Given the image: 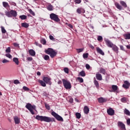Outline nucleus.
<instances>
[{"instance_id":"obj_1","label":"nucleus","mask_w":130,"mask_h":130,"mask_svg":"<svg viewBox=\"0 0 130 130\" xmlns=\"http://www.w3.org/2000/svg\"><path fill=\"white\" fill-rule=\"evenodd\" d=\"M36 119L40 121H45V122H52L54 121V118H50L45 116L37 115Z\"/></svg>"},{"instance_id":"obj_2","label":"nucleus","mask_w":130,"mask_h":130,"mask_svg":"<svg viewBox=\"0 0 130 130\" xmlns=\"http://www.w3.org/2000/svg\"><path fill=\"white\" fill-rule=\"evenodd\" d=\"M119 3L121 5H119V3L117 2L115 3V6L116 8L118 9V10L121 11V10H123V8H124V9L127 8V5H126V3L124 1H120Z\"/></svg>"},{"instance_id":"obj_3","label":"nucleus","mask_w":130,"mask_h":130,"mask_svg":"<svg viewBox=\"0 0 130 130\" xmlns=\"http://www.w3.org/2000/svg\"><path fill=\"white\" fill-rule=\"evenodd\" d=\"M45 52L46 54H49L51 58H54L56 56V54H57V52L55 51L54 50L51 48L46 49Z\"/></svg>"},{"instance_id":"obj_4","label":"nucleus","mask_w":130,"mask_h":130,"mask_svg":"<svg viewBox=\"0 0 130 130\" xmlns=\"http://www.w3.org/2000/svg\"><path fill=\"white\" fill-rule=\"evenodd\" d=\"M25 107L27 108V109H28V110H29V111L30 112L31 114H32V115H34V114H35V113H34V110H35V111H37L36 106L34 105H32L30 103H27L25 106Z\"/></svg>"},{"instance_id":"obj_5","label":"nucleus","mask_w":130,"mask_h":130,"mask_svg":"<svg viewBox=\"0 0 130 130\" xmlns=\"http://www.w3.org/2000/svg\"><path fill=\"white\" fill-rule=\"evenodd\" d=\"M62 81L65 89L67 90H70V89L72 88V84L70 81L66 79H62Z\"/></svg>"},{"instance_id":"obj_6","label":"nucleus","mask_w":130,"mask_h":130,"mask_svg":"<svg viewBox=\"0 0 130 130\" xmlns=\"http://www.w3.org/2000/svg\"><path fill=\"white\" fill-rule=\"evenodd\" d=\"M50 18L51 20L54 21V22H59V21H60V19L58 18V15L54 13H51L50 14Z\"/></svg>"},{"instance_id":"obj_7","label":"nucleus","mask_w":130,"mask_h":130,"mask_svg":"<svg viewBox=\"0 0 130 130\" xmlns=\"http://www.w3.org/2000/svg\"><path fill=\"white\" fill-rule=\"evenodd\" d=\"M51 115L58 121H63V119L62 117H61V116H60L59 115H58L57 113H55V112H52Z\"/></svg>"},{"instance_id":"obj_8","label":"nucleus","mask_w":130,"mask_h":130,"mask_svg":"<svg viewBox=\"0 0 130 130\" xmlns=\"http://www.w3.org/2000/svg\"><path fill=\"white\" fill-rule=\"evenodd\" d=\"M43 81L44 82H45V83L48 84V85H49L50 86H51V85L52 84V82H51V78L49 77H44Z\"/></svg>"},{"instance_id":"obj_9","label":"nucleus","mask_w":130,"mask_h":130,"mask_svg":"<svg viewBox=\"0 0 130 130\" xmlns=\"http://www.w3.org/2000/svg\"><path fill=\"white\" fill-rule=\"evenodd\" d=\"M104 40H105V42L107 46H108V47H110V48H111V47H113V45H114V44L112 43V42H111L109 39H105Z\"/></svg>"},{"instance_id":"obj_10","label":"nucleus","mask_w":130,"mask_h":130,"mask_svg":"<svg viewBox=\"0 0 130 130\" xmlns=\"http://www.w3.org/2000/svg\"><path fill=\"white\" fill-rule=\"evenodd\" d=\"M107 112L108 114V115H110V116H113L114 114H115V111L112 108H109V109H107Z\"/></svg>"},{"instance_id":"obj_11","label":"nucleus","mask_w":130,"mask_h":130,"mask_svg":"<svg viewBox=\"0 0 130 130\" xmlns=\"http://www.w3.org/2000/svg\"><path fill=\"white\" fill-rule=\"evenodd\" d=\"M117 124H118V126L119 127H120L122 130H126L125 129V125H124L123 124V123H122V122L118 121Z\"/></svg>"},{"instance_id":"obj_12","label":"nucleus","mask_w":130,"mask_h":130,"mask_svg":"<svg viewBox=\"0 0 130 130\" xmlns=\"http://www.w3.org/2000/svg\"><path fill=\"white\" fill-rule=\"evenodd\" d=\"M77 14H85L86 11L84 8H82L81 7L78 8L76 10Z\"/></svg>"},{"instance_id":"obj_13","label":"nucleus","mask_w":130,"mask_h":130,"mask_svg":"<svg viewBox=\"0 0 130 130\" xmlns=\"http://www.w3.org/2000/svg\"><path fill=\"white\" fill-rule=\"evenodd\" d=\"M129 86L130 83L128 82V81L126 80L124 81V84L122 85V87L124 88V89H128V88H129Z\"/></svg>"},{"instance_id":"obj_14","label":"nucleus","mask_w":130,"mask_h":130,"mask_svg":"<svg viewBox=\"0 0 130 130\" xmlns=\"http://www.w3.org/2000/svg\"><path fill=\"white\" fill-rule=\"evenodd\" d=\"M10 13L11 14V17H14V18H15V17H17V11L12 10L10 11Z\"/></svg>"},{"instance_id":"obj_15","label":"nucleus","mask_w":130,"mask_h":130,"mask_svg":"<svg viewBox=\"0 0 130 130\" xmlns=\"http://www.w3.org/2000/svg\"><path fill=\"white\" fill-rule=\"evenodd\" d=\"M111 48H112V50L114 51L116 53H118V47L115 45H113V47Z\"/></svg>"},{"instance_id":"obj_16","label":"nucleus","mask_w":130,"mask_h":130,"mask_svg":"<svg viewBox=\"0 0 130 130\" xmlns=\"http://www.w3.org/2000/svg\"><path fill=\"white\" fill-rule=\"evenodd\" d=\"M95 77L98 81H102V75L99 73L96 74Z\"/></svg>"},{"instance_id":"obj_17","label":"nucleus","mask_w":130,"mask_h":130,"mask_svg":"<svg viewBox=\"0 0 130 130\" xmlns=\"http://www.w3.org/2000/svg\"><path fill=\"white\" fill-rule=\"evenodd\" d=\"M96 49L98 53H100V54H101V55H104V52H103V51H102L100 48L97 47H96Z\"/></svg>"},{"instance_id":"obj_18","label":"nucleus","mask_w":130,"mask_h":130,"mask_svg":"<svg viewBox=\"0 0 130 130\" xmlns=\"http://www.w3.org/2000/svg\"><path fill=\"white\" fill-rule=\"evenodd\" d=\"M112 91H110V92H116L118 90V87L117 85H112Z\"/></svg>"},{"instance_id":"obj_19","label":"nucleus","mask_w":130,"mask_h":130,"mask_svg":"<svg viewBox=\"0 0 130 130\" xmlns=\"http://www.w3.org/2000/svg\"><path fill=\"white\" fill-rule=\"evenodd\" d=\"M83 111L85 114H88L89 113V111H90L89 107L87 106H85L84 108Z\"/></svg>"},{"instance_id":"obj_20","label":"nucleus","mask_w":130,"mask_h":130,"mask_svg":"<svg viewBox=\"0 0 130 130\" xmlns=\"http://www.w3.org/2000/svg\"><path fill=\"white\" fill-rule=\"evenodd\" d=\"M98 101L99 103H104L107 101V100L103 98H100L98 99Z\"/></svg>"},{"instance_id":"obj_21","label":"nucleus","mask_w":130,"mask_h":130,"mask_svg":"<svg viewBox=\"0 0 130 130\" xmlns=\"http://www.w3.org/2000/svg\"><path fill=\"white\" fill-rule=\"evenodd\" d=\"M28 53L31 56H35V54L36 53H35V51L33 49H30L28 50Z\"/></svg>"},{"instance_id":"obj_22","label":"nucleus","mask_w":130,"mask_h":130,"mask_svg":"<svg viewBox=\"0 0 130 130\" xmlns=\"http://www.w3.org/2000/svg\"><path fill=\"white\" fill-rule=\"evenodd\" d=\"M94 84L96 89H99V82L96 80V78H94Z\"/></svg>"},{"instance_id":"obj_23","label":"nucleus","mask_w":130,"mask_h":130,"mask_svg":"<svg viewBox=\"0 0 130 130\" xmlns=\"http://www.w3.org/2000/svg\"><path fill=\"white\" fill-rule=\"evenodd\" d=\"M14 119L16 124H19V123H20V119L19 117L15 116L14 117Z\"/></svg>"},{"instance_id":"obj_24","label":"nucleus","mask_w":130,"mask_h":130,"mask_svg":"<svg viewBox=\"0 0 130 130\" xmlns=\"http://www.w3.org/2000/svg\"><path fill=\"white\" fill-rule=\"evenodd\" d=\"M47 9L48 11H53V6L51 4H49L47 6Z\"/></svg>"},{"instance_id":"obj_25","label":"nucleus","mask_w":130,"mask_h":130,"mask_svg":"<svg viewBox=\"0 0 130 130\" xmlns=\"http://www.w3.org/2000/svg\"><path fill=\"white\" fill-rule=\"evenodd\" d=\"M21 26L23 27V28H28V27H29V24L23 22L21 23Z\"/></svg>"},{"instance_id":"obj_26","label":"nucleus","mask_w":130,"mask_h":130,"mask_svg":"<svg viewBox=\"0 0 130 130\" xmlns=\"http://www.w3.org/2000/svg\"><path fill=\"white\" fill-rule=\"evenodd\" d=\"M39 82L40 83V84H41V86H42V87H46V84L45 83V82L42 80H39Z\"/></svg>"},{"instance_id":"obj_27","label":"nucleus","mask_w":130,"mask_h":130,"mask_svg":"<svg viewBox=\"0 0 130 130\" xmlns=\"http://www.w3.org/2000/svg\"><path fill=\"white\" fill-rule=\"evenodd\" d=\"M100 73L101 74H103V75H105V74H106V70L103 68H101L100 70Z\"/></svg>"},{"instance_id":"obj_28","label":"nucleus","mask_w":130,"mask_h":130,"mask_svg":"<svg viewBox=\"0 0 130 130\" xmlns=\"http://www.w3.org/2000/svg\"><path fill=\"white\" fill-rule=\"evenodd\" d=\"M13 61L18 66L19 64V59L17 57L13 58Z\"/></svg>"},{"instance_id":"obj_29","label":"nucleus","mask_w":130,"mask_h":130,"mask_svg":"<svg viewBox=\"0 0 130 130\" xmlns=\"http://www.w3.org/2000/svg\"><path fill=\"white\" fill-rule=\"evenodd\" d=\"M3 7L4 8H9L10 7V5H9V3H7V2H3Z\"/></svg>"},{"instance_id":"obj_30","label":"nucleus","mask_w":130,"mask_h":130,"mask_svg":"<svg viewBox=\"0 0 130 130\" xmlns=\"http://www.w3.org/2000/svg\"><path fill=\"white\" fill-rule=\"evenodd\" d=\"M124 37L125 39H130V34H125L124 35Z\"/></svg>"},{"instance_id":"obj_31","label":"nucleus","mask_w":130,"mask_h":130,"mask_svg":"<svg viewBox=\"0 0 130 130\" xmlns=\"http://www.w3.org/2000/svg\"><path fill=\"white\" fill-rule=\"evenodd\" d=\"M80 76L81 77H85L86 76V73H85V71H82L79 73Z\"/></svg>"},{"instance_id":"obj_32","label":"nucleus","mask_w":130,"mask_h":130,"mask_svg":"<svg viewBox=\"0 0 130 130\" xmlns=\"http://www.w3.org/2000/svg\"><path fill=\"white\" fill-rule=\"evenodd\" d=\"M124 112L126 115H130V112L128 111V110H127V109H125Z\"/></svg>"},{"instance_id":"obj_33","label":"nucleus","mask_w":130,"mask_h":130,"mask_svg":"<svg viewBox=\"0 0 130 130\" xmlns=\"http://www.w3.org/2000/svg\"><path fill=\"white\" fill-rule=\"evenodd\" d=\"M19 18L21 20H26V19H27V16H26V15H20L19 16Z\"/></svg>"},{"instance_id":"obj_34","label":"nucleus","mask_w":130,"mask_h":130,"mask_svg":"<svg viewBox=\"0 0 130 130\" xmlns=\"http://www.w3.org/2000/svg\"><path fill=\"white\" fill-rule=\"evenodd\" d=\"M6 15L9 18H12V15L11 14V11L10 12H6Z\"/></svg>"},{"instance_id":"obj_35","label":"nucleus","mask_w":130,"mask_h":130,"mask_svg":"<svg viewBox=\"0 0 130 130\" xmlns=\"http://www.w3.org/2000/svg\"><path fill=\"white\" fill-rule=\"evenodd\" d=\"M75 115L76 116V118H78V119H80V118H81V113H76L75 114Z\"/></svg>"},{"instance_id":"obj_36","label":"nucleus","mask_w":130,"mask_h":130,"mask_svg":"<svg viewBox=\"0 0 130 130\" xmlns=\"http://www.w3.org/2000/svg\"><path fill=\"white\" fill-rule=\"evenodd\" d=\"M50 57L49 56H48V55H45L44 56V59H45V60H49Z\"/></svg>"},{"instance_id":"obj_37","label":"nucleus","mask_w":130,"mask_h":130,"mask_svg":"<svg viewBox=\"0 0 130 130\" xmlns=\"http://www.w3.org/2000/svg\"><path fill=\"white\" fill-rule=\"evenodd\" d=\"M88 56H89V53H84L83 54V58H88Z\"/></svg>"},{"instance_id":"obj_38","label":"nucleus","mask_w":130,"mask_h":130,"mask_svg":"<svg viewBox=\"0 0 130 130\" xmlns=\"http://www.w3.org/2000/svg\"><path fill=\"white\" fill-rule=\"evenodd\" d=\"M1 29H2V33H3V34H6V33H7V30H6V29H5V27H4L3 26H2Z\"/></svg>"},{"instance_id":"obj_39","label":"nucleus","mask_w":130,"mask_h":130,"mask_svg":"<svg viewBox=\"0 0 130 130\" xmlns=\"http://www.w3.org/2000/svg\"><path fill=\"white\" fill-rule=\"evenodd\" d=\"M41 43H42V44H46V40H45V39H42V40H41Z\"/></svg>"},{"instance_id":"obj_40","label":"nucleus","mask_w":130,"mask_h":130,"mask_svg":"<svg viewBox=\"0 0 130 130\" xmlns=\"http://www.w3.org/2000/svg\"><path fill=\"white\" fill-rule=\"evenodd\" d=\"M77 80L80 83H83L84 82V79L81 77H78Z\"/></svg>"},{"instance_id":"obj_41","label":"nucleus","mask_w":130,"mask_h":130,"mask_svg":"<svg viewBox=\"0 0 130 130\" xmlns=\"http://www.w3.org/2000/svg\"><path fill=\"white\" fill-rule=\"evenodd\" d=\"M103 40V38H102V36H99L98 37V41H102Z\"/></svg>"},{"instance_id":"obj_42","label":"nucleus","mask_w":130,"mask_h":130,"mask_svg":"<svg viewBox=\"0 0 130 130\" xmlns=\"http://www.w3.org/2000/svg\"><path fill=\"white\" fill-rule=\"evenodd\" d=\"M6 53H10V52H11V47H8L6 50Z\"/></svg>"},{"instance_id":"obj_43","label":"nucleus","mask_w":130,"mask_h":130,"mask_svg":"<svg viewBox=\"0 0 130 130\" xmlns=\"http://www.w3.org/2000/svg\"><path fill=\"white\" fill-rule=\"evenodd\" d=\"M28 12L29 13H30L31 14V15H32V16H35V13H34L32 11V9H29L28 10Z\"/></svg>"},{"instance_id":"obj_44","label":"nucleus","mask_w":130,"mask_h":130,"mask_svg":"<svg viewBox=\"0 0 130 130\" xmlns=\"http://www.w3.org/2000/svg\"><path fill=\"white\" fill-rule=\"evenodd\" d=\"M45 106L47 110H50V106L48 104H45Z\"/></svg>"},{"instance_id":"obj_45","label":"nucleus","mask_w":130,"mask_h":130,"mask_svg":"<svg viewBox=\"0 0 130 130\" xmlns=\"http://www.w3.org/2000/svg\"><path fill=\"white\" fill-rule=\"evenodd\" d=\"M121 102H123V103H125V102H126V98H125V97L122 98L121 99Z\"/></svg>"},{"instance_id":"obj_46","label":"nucleus","mask_w":130,"mask_h":130,"mask_svg":"<svg viewBox=\"0 0 130 130\" xmlns=\"http://www.w3.org/2000/svg\"><path fill=\"white\" fill-rule=\"evenodd\" d=\"M14 84H15L16 85H17L18 84H20V81L18 80H15L14 81Z\"/></svg>"},{"instance_id":"obj_47","label":"nucleus","mask_w":130,"mask_h":130,"mask_svg":"<svg viewBox=\"0 0 130 130\" xmlns=\"http://www.w3.org/2000/svg\"><path fill=\"white\" fill-rule=\"evenodd\" d=\"M64 73H66V74H69V68H65L64 69Z\"/></svg>"},{"instance_id":"obj_48","label":"nucleus","mask_w":130,"mask_h":130,"mask_svg":"<svg viewBox=\"0 0 130 130\" xmlns=\"http://www.w3.org/2000/svg\"><path fill=\"white\" fill-rule=\"evenodd\" d=\"M74 2L76 4H81V3H82V0H74Z\"/></svg>"},{"instance_id":"obj_49","label":"nucleus","mask_w":130,"mask_h":130,"mask_svg":"<svg viewBox=\"0 0 130 130\" xmlns=\"http://www.w3.org/2000/svg\"><path fill=\"white\" fill-rule=\"evenodd\" d=\"M5 55L7 57H8V58H12V55L11 54H6Z\"/></svg>"},{"instance_id":"obj_50","label":"nucleus","mask_w":130,"mask_h":130,"mask_svg":"<svg viewBox=\"0 0 130 130\" xmlns=\"http://www.w3.org/2000/svg\"><path fill=\"white\" fill-rule=\"evenodd\" d=\"M27 60H28V61H32V60H33V58H32L31 57H28L27 58Z\"/></svg>"},{"instance_id":"obj_51","label":"nucleus","mask_w":130,"mask_h":130,"mask_svg":"<svg viewBox=\"0 0 130 130\" xmlns=\"http://www.w3.org/2000/svg\"><path fill=\"white\" fill-rule=\"evenodd\" d=\"M83 50H84V49H77V52H78V53H80V52H82L83 51Z\"/></svg>"},{"instance_id":"obj_52","label":"nucleus","mask_w":130,"mask_h":130,"mask_svg":"<svg viewBox=\"0 0 130 130\" xmlns=\"http://www.w3.org/2000/svg\"><path fill=\"white\" fill-rule=\"evenodd\" d=\"M23 89L24 90V91H29V88L27 87L26 86H23Z\"/></svg>"},{"instance_id":"obj_53","label":"nucleus","mask_w":130,"mask_h":130,"mask_svg":"<svg viewBox=\"0 0 130 130\" xmlns=\"http://www.w3.org/2000/svg\"><path fill=\"white\" fill-rule=\"evenodd\" d=\"M9 61H9L8 60H7V59H4L2 61V62H3V63H7V62H9Z\"/></svg>"},{"instance_id":"obj_54","label":"nucleus","mask_w":130,"mask_h":130,"mask_svg":"<svg viewBox=\"0 0 130 130\" xmlns=\"http://www.w3.org/2000/svg\"><path fill=\"white\" fill-rule=\"evenodd\" d=\"M49 38H50V40H52L53 41H54V37H53V36L50 35L49 36Z\"/></svg>"},{"instance_id":"obj_55","label":"nucleus","mask_w":130,"mask_h":130,"mask_svg":"<svg viewBox=\"0 0 130 130\" xmlns=\"http://www.w3.org/2000/svg\"><path fill=\"white\" fill-rule=\"evenodd\" d=\"M13 45L15 46V47H18V46H19V44L17 43H14Z\"/></svg>"},{"instance_id":"obj_56","label":"nucleus","mask_w":130,"mask_h":130,"mask_svg":"<svg viewBox=\"0 0 130 130\" xmlns=\"http://www.w3.org/2000/svg\"><path fill=\"white\" fill-rule=\"evenodd\" d=\"M85 67L87 70H89V69H90V65H89V64H86Z\"/></svg>"},{"instance_id":"obj_57","label":"nucleus","mask_w":130,"mask_h":130,"mask_svg":"<svg viewBox=\"0 0 130 130\" xmlns=\"http://www.w3.org/2000/svg\"><path fill=\"white\" fill-rule=\"evenodd\" d=\"M126 122H127V124L128 125H130V119H128L126 121Z\"/></svg>"},{"instance_id":"obj_58","label":"nucleus","mask_w":130,"mask_h":130,"mask_svg":"<svg viewBox=\"0 0 130 130\" xmlns=\"http://www.w3.org/2000/svg\"><path fill=\"white\" fill-rule=\"evenodd\" d=\"M120 48L121 49V50H124V48L123 47V46H120Z\"/></svg>"},{"instance_id":"obj_59","label":"nucleus","mask_w":130,"mask_h":130,"mask_svg":"<svg viewBox=\"0 0 130 130\" xmlns=\"http://www.w3.org/2000/svg\"><path fill=\"white\" fill-rule=\"evenodd\" d=\"M89 47L90 48H91V49H95V47L94 46H93V45H90Z\"/></svg>"},{"instance_id":"obj_60","label":"nucleus","mask_w":130,"mask_h":130,"mask_svg":"<svg viewBox=\"0 0 130 130\" xmlns=\"http://www.w3.org/2000/svg\"><path fill=\"white\" fill-rule=\"evenodd\" d=\"M68 26L70 27V28H71V29H73V25L69 24H68Z\"/></svg>"},{"instance_id":"obj_61","label":"nucleus","mask_w":130,"mask_h":130,"mask_svg":"<svg viewBox=\"0 0 130 130\" xmlns=\"http://www.w3.org/2000/svg\"><path fill=\"white\" fill-rule=\"evenodd\" d=\"M37 76H41V73H40V72L38 71L37 73Z\"/></svg>"},{"instance_id":"obj_62","label":"nucleus","mask_w":130,"mask_h":130,"mask_svg":"<svg viewBox=\"0 0 130 130\" xmlns=\"http://www.w3.org/2000/svg\"><path fill=\"white\" fill-rule=\"evenodd\" d=\"M58 85H61L62 84V82H61V81L59 80L58 81Z\"/></svg>"},{"instance_id":"obj_63","label":"nucleus","mask_w":130,"mask_h":130,"mask_svg":"<svg viewBox=\"0 0 130 130\" xmlns=\"http://www.w3.org/2000/svg\"><path fill=\"white\" fill-rule=\"evenodd\" d=\"M127 49H130V45H126Z\"/></svg>"},{"instance_id":"obj_64","label":"nucleus","mask_w":130,"mask_h":130,"mask_svg":"<svg viewBox=\"0 0 130 130\" xmlns=\"http://www.w3.org/2000/svg\"><path fill=\"white\" fill-rule=\"evenodd\" d=\"M75 101H76V102H79V100H78L77 99H75Z\"/></svg>"}]
</instances>
